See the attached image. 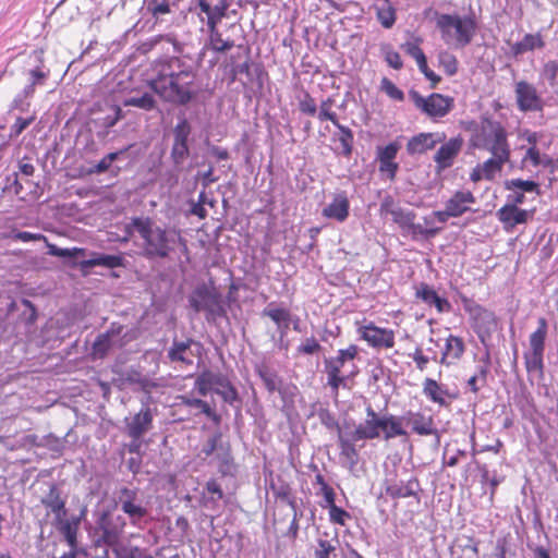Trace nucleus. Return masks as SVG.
Wrapping results in <instances>:
<instances>
[{
  "label": "nucleus",
  "mask_w": 558,
  "mask_h": 558,
  "mask_svg": "<svg viewBox=\"0 0 558 558\" xmlns=\"http://www.w3.org/2000/svg\"><path fill=\"white\" fill-rule=\"evenodd\" d=\"M155 75L148 80L149 88L169 104L186 106L199 92L197 74L190 64L178 57L159 61L154 66Z\"/></svg>",
  "instance_id": "f257e3e1"
},
{
  "label": "nucleus",
  "mask_w": 558,
  "mask_h": 558,
  "mask_svg": "<svg viewBox=\"0 0 558 558\" xmlns=\"http://www.w3.org/2000/svg\"><path fill=\"white\" fill-rule=\"evenodd\" d=\"M134 232H137L142 242V255L147 259H166L175 251L177 246L187 250L186 240L181 231L174 228H162L149 217H134L125 226V236L122 241L128 242Z\"/></svg>",
  "instance_id": "f03ea898"
},
{
  "label": "nucleus",
  "mask_w": 558,
  "mask_h": 558,
  "mask_svg": "<svg viewBox=\"0 0 558 558\" xmlns=\"http://www.w3.org/2000/svg\"><path fill=\"white\" fill-rule=\"evenodd\" d=\"M470 144L473 148L490 154L486 160L487 167L502 170L510 161L511 148L506 128L496 120L485 119L476 126L471 135Z\"/></svg>",
  "instance_id": "7ed1b4c3"
},
{
  "label": "nucleus",
  "mask_w": 558,
  "mask_h": 558,
  "mask_svg": "<svg viewBox=\"0 0 558 558\" xmlns=\"http://www.w3.org/2000/svg\"><path fill=\"white\" fill-rule=\"evenodd\" d=\"M366 418L354 429L355 438L373 440L383 437L388 441L396 437H408L402 418L393 414L379 415L371 405L366 408Z\"/></svg>",
  "instance_id": "20e7f679"
},
{
  "label": "nucleus",
  "mask_w": 558,
  "mask_h": 558,
  "mask_svg": "<svg viewBox=\"0 0 558 558\" xmlns=\"http://www.w3.org/2000/svg\"><path fill=\"white\" fill-rule=\"evenodd\" d=\"M436 27L447 45L464 48L473 40L477 23L474 15L441 13L436 16Z\"/></svg>",
  "instance_id": "39448f33"
},
{
  "label": "nucleus",
  "mask_w": 558,
  "mask_h": 558,
  "mask_svg": "<svg viewBox=\"0 0 558 558\" xmlns=\"http://www.w3.org/2000/svg\"><path fill=\"white\" fill-rule=\"evenodd\" d=\"M547 335V320L544 317H539L537 328L529 336V349L523 352V361L527 374L535 375L537 379L544 378V354Z\"/></svg>",
  "instance_id": "423d86ee"
},
{
  "label": "nucleus",
  "mask_w": 558,
  "mask_h": 558,
  "mask_svg": "<svg viewBox=\"0 0 558 558\" xmlns=\"http://www.w3.org/2000/svg\"><path fill=\"white\" fill-rule=\"evenodd\" d=\"M409 95L415 108L433 121L446 117L454 108V98L448 95L432 93L425 97L416 90H410Z\"/></svg>",
  "instance_id": "0eeeda50"
},
{
  "label": "nucleus",
  "mask_w": 558,
  "mask_h": 558,
  "mask_svg": "<svg viewBox=\"0 0 558 558\" xmlns=\"http://www.w3.org/2000/svg\"><path fill=\"white\" fill-rule=\"evenodd\" d=\"M359 339L376 351L390 350L396 345V331L379 327L374 322L362 319L355 322Z\"/></svg>",
  "instance_id": "6e6552de"
},
{
  "label": "nucleus",
  "mask_w": 558,
  "mask_h": 558,
  "mask_svg": "<svg viewBox=\"0 0 558 558\" xmlns=\"http://www.w3.org/2000/svg\"><path fill=\"white\" fill-rule=\"evenodd\" d=\"M359 347L351 343L345 349H339L336 356L325 360L327 384L336 396L338 395L339 388L343 386L345 381V376H343L341 372L342 367L347 362L354 361L359 356Z\"/></svg>",
  "instance_id": "1a4fd4ad"
},
{
  "label": "nucleus",
  "mask_w": 558,
  "mask_h": 558,
  "mask_svg": "<svg viewBox=\"0 0 558 558\" xmlns=\"http://www.w3.org/2000/svg\"><path fill=\"white\" fill-rule=\"evenodd\" d=\"M468 312L472 329L477 335L480 341L486 344L497 327L495 314L481 305H474L468 308Z\"/></svg>",
  "instance_id": "9d476101"
},
{
  "label": "nucleus",
  "mask_w": 558,
  "mask_h": 558,
  "mask_svg": "<svg viewBox=\"0 0 558 558\" xmlns=\"http://www.w3.org/2000/svg\"><path fill=\"white\" fill-rule=\"evenodd\" d=\"M463 137L457 135L444 142L436 150L433 159L436 165V172H442L454 165L456 159L463 148Z\"/></svg>",
  "instance_id": "9b49d317"
},
{
  "label": "nucleus",
  "mask_w": 558,
  "mask_h": 558,
  "mask_svg": "<svg viewBox=\"0 0 558 558\" xmlns=\"http://www.w3.org/2000/svg\"><path fill=\"white\" fill-rule=\"evenodd\" d=\"M515 101L519 110L542 111L544 107L543 99L536 87L527 81L521 80L514 86Z\"/></svg>",
  "instance_id": "f8f14e48"
},
{
  "label": "nucleus",
  "mask_w": 558,
  "mask_h": 558,
  "mask_svg": "<svg viewBox=\"0 0 558 558\" xmlns=\"http://www.w3.org/2000/svg\"><path fill=\"white\" fill-rule=\"evenodd\" d=\"M118 502L120 504L121 510L130 518L131 523L134 525L148 513L147 508L138 500L137 489L121 487Z\"/></svg>",
  "instance_id": "ddd939ff"
},
{
  "label": "nucleus",
  "mask_w": 558,
  "mask_h": 558,
  "mask_svg": "<svg viewBox=\"0 0 558 558\" xmlns=\"http://www.w3.org/2000/svg\"><path fill=\"white\" fill-rule=\"evenodd\" d=\"M401 145L395 141L386 146L376 148V160L378 161V171L390 181L396 179L399 170V163L396 161Z\"/></svg>",
  "instance_id": "4468645a"
},
{
  "label": "nucleus",
  "mask_w": 558,
  "mask_h": 558,
  "mask_svg": "<svg viewBox=\"0 0 558 558\" xmlns=\"http://www.w3.org/2000/svg\"><path fill=\"white\" fill-rule=\"evenodd\" d=\"M97 523L102 531L104 541L109 545L119 541L126 525L124 518L121 514H117L113 510L104 511Z\"/></svg>",
  "instance_id": "2eb2a0df"
},
{
  "label": "nucleus",
  "mask_w": 558,
  "mask_h": 558,
  "mask_svg": "<svg viewBox=\"0 0 558 558\" xmlns=\"http://www.w3.org/2000/svg\"><path fill=\"white\" fill-rule=\"evenodd\" d=\"M496 216L501 222L506 232H511L518 225L527 223L533 217V210H526L515 205L505 204L497 211Z\"/></svg>",
  "instance_id": "dca6fc26"
},
{
  "label": "nucleus",
  "mask_w": 558,
  "mask_h": 558,
  "mask_svg": "<svg viewBox=\"0 0 558 558\" xmlns=\"http://www.w3.org/2000/svg\"><path fill=\"white\" fill-rule=\"evenodd\" d=\"M196 8L199 10V14L205 15L206 25L208 27L218 26L221 21L227 16L229 9V0H218L213 5L210 0H193Z\"/></svg>",
  "instance_id": "f3484780"
},
{
  "label": "nucleus",
  "mask_w": 558,
  "mask_h": 558,
  "mask_svg": "<svg viewBox=\"0 0 558 558\" xmlns=\"http://www.w3.org/2000/svg\"><path fill=\"white\" fill-rule=\"evenodd\" d=\"M423 395L433 403L447 408L451 401L458 398L457 393L450 392L449 389L440 385L437 380L426 377L423 380Z\"/></svg>",
  "instance_id": "a211bd4d"
},
{
  "label": "nucleus",
  "mask_w": 558,
  "mask_h": 558,
  "mask_svg": "<svg viewBox=\"0 0 558 558\" xmlns=\"http://www.w3.org/2000/svg\"><path fill=\"white\" fill-rule=\"evenodd\" d=\"M384 487L387 496L392 499H401L416 496L420 489V482L415 476H411L407 481L386 478Z\"/></svg>",
  "instance_id": "6ab92c4d"
},
{
  "label": "nucleus",
  "mask_w": 558,
  "mask_h": 558,
  "mask_svg": "<svg viewBox=\"0 0 558 558\" xmlns=\"http://www.w3.org/2000/svg\"><path fill=\"white\" fill-rule=\"evenodd\" d=\"M379 213L380 216L390 215L392 221L403 230H405L408 226H411L412 221L416 218L414 211L398 206L391 196H386L383 199Z\"/></svg>",
  "instance_id": "aec40b11"
},
{
  "label": "nucleus",
  "mask_w": 558,
  "mask_h": 558,
  "mask_svg": "<svg viewBox=\"0 0 558 558\" xmlns=\"http://www.w3.org/2000/svg\"><path fill=\"white\" fill-rule=\"evenodd\" d=\"M415 298L427 306H434L438 314L449 313L452 310L451 303L440 296L428 283L421 282L415 287Z\"/></svg>",
  "instance_id": "412c9836"
},
{
  "label": "nucleus",
  "mask_w": 558,
  "mask_h": 558,
  "mask_svg": "<svg viewBox=\"0 0 558 558\" xmlns=\"http://www.w3.org/2000/svg\"><path fill=\"white\" fill-rule=\"evenodd\" d=\"M465 353V343L463 339L456 335H449L445 339L438 363L447 367L456 365Z\"/></svg>",
  "instance_id": "4be33fe9"
},
{
  "label": "nucleus",
  "mask_w": 558,
  "mask_h": 558,
  "mask_svg": "<svg viewBox=\"0 0 558 558\" xmlns=\"http://www.w3.org/2000/svg\"><path fill=\"white\" fill-rule=\"evenodd\" d=\"M323 217L344 222L350 215V201L345 191L333 194L331 202L322 210Z\"/></svg>",
  "instance_id": "5701e85b"
},
{
  "label": "nucleus",
  "mask_w": 558,
  "mask_h": 558,
  "mask_svg": "<svg viewBox=\"0 0 558 558\" xmlns=\"http://www.w3.org/2000/svg\"><path fill=\"white\" fill-rule=\"evenodd\" d=\"M446 134H435L432 132H422L412 136L407 143V151L410 155H421L435 148L437 143H442Z\"/></svg>",
  "instance_id": "b1692460"
},
{
  "label": "nucleus",
  "mask_w": 558,
  "mask_h": 558,
  "mask_svg": "<svg viewBox=\"0 0 558 558\" xmlns=\"http://www.w3.org/2000/svg\"><path fill=\"white\" fill-rule=\"evenodd\" d=\"M153 427V413L149 407H144L126 422V433L131 439H142L143 435Z\"/></svg>",
  "instance_id": "393cba45"
},
{
  "label": "nucleus",
  "mask_w": 558,
  "mask_h": 558,
  "mask_svg": "<svg viewBox=\"0 0 558 558\" xmlns=\"http://www.w3.org/2000/svg\"><path fill=\"white\" fill-rule=\"evenodd\" d=\"M476 203V197L470 190L456 191L446 202L454 218L472 211V206Z\"/></svg>",
  "instance_id": "a878e982"
},
{
  "label": "nucleus",
  "mask_w": 558,
  "mask_h": 558,
  "mask_svg": "<svg viewBox=\"0 0 558 558\" xmlns=\"http://www.w3.org/2000/svg\"><path fill=\"white\" fill-rule=\"evenodd\" d=\"M360 440L364 439L355 438L354 430L350 435H347L339 429L338 444L340 448V457L349 463L350 469H353L359 463L360 454L355 447V442Z\"/></svg>",
  "instance_id": "bb28decb"
},
{
  "label": "nucleus",
  "mask_w": 558,
  "mask_h": 558,
  "mask_svg": "<svg viewBox=\"0 0 558 558\" xmlns=\"http://www.w3.org/2000/svg\"><path fill=\"white\" fill-rule=\"evenodd\" d=\"M544 47L545 40L541 33H527L523 36L522 40L512 44L510 50L514 57H518L535 49H543Z\"/></svg>",
  "instance_id": "cd10ccee"
},
{
  "label": "nucleus",
  "mask_w": 558,
  "mask_h": 558,
  "mask_svg": "<svg viewBox=\"0 0 558 558\" xmlns=\"http://www.w3.org/2000/svg\"><path fill=\"white\" fill-rule=\"evenodd\" d=\"M408 421L411 424L412 432L420 436H430L437 432L433 416H426L422 412H409Z\"/></svg>",
  "instance_id": "c85d7f7f"
},
{
  "label": "nucleus",
  "mask_w": 558,
  "mask_h": 558,
  "mask_svg": "<svg viewBox=\"0 0 558 558\" xmlns=\"http://www.w3.org/2000/svg\"><path fill=\"white\" fill-rule=\"evenodd\" d=\"M480 542L473 536H463L452 547L453 558H480Z\"/></svg>",
  "instance_id": "c756f323"
},
{
  "label": "nucleus",
  "mask_w": 558,
  "mask_h": 558,
  "mask_svg": "<svg viewBox=\"0 0 558 558\" xmlns=\"http://www.w3.org/2000/svg\"><path fill=\"white\" fill-rule=\"evenodd\" d=\"M216 299L215 289L203 283L197 286L189 298L191 307L196 312L204 310L207 304Z\"/></svg>",
  "instance_id": "7c9ffc66"
},
{
  "label": "nucleus",
  "mask_w": 558,
  "mask_h": 558,
  "mask_svg": "<svg viewBox=\"0 0 558 558\" xmlns=\"http://www.w3.org/2000/svg\"><path fill=\"white\" fill-rule=\"evenodd\" d=\"M41 504L50 509L57 519H63L66 515L65 501L56 485H51L48 495L41 499Z\"/></svg>",
  "instance_id": "2f4dec72"
},
{
  "label": "nucleus",
  "mask_w": 558,
  "mask_h": 558,
  "mask_svg": "<svg viewBox=\"0 0 558 558\" xmlns=\"http://www.w3.org/2000/svg\"><path fill=\"white\" fill-rule=\"evenodd\" d=\"M374 9L380 25L384 28H391L396 23L397 13L390 0H375Z\"/></svg>",
  "instance_id": "473e14b6"
},
{
  "label": "nucleus",
  "mask_w": 558,
  "mask_h": 558,
  "mask_svg": "<svg viewBox=\"0 0 558 558\" xmlns=\"http://www.w3.org/2000/svg\"><path fill=\"white\" fill-rule=\"evenodd\" d=\"M193 343L192 339L185 341H173L168 351V357L171 362H181L185 365H192V360L187 356V352Z\"/></svg>",
  "instance_id": "72a5a7b5"
},
{
  "label": "nucleus",
  "mask_w": 558,
  "mask_h": 558,
  "mask_svg": "<svg viewBox=\"0 0 558 558\" xmlns=\"http://www.w3.org/2000/svg\"><path fill=\"white\" fill-rule=\"evenodd\" d=\"M82 265L87 268H93L96 266H104L107 268H119L124 266V259L121 255L99 254L94 258L84 260Z\"/></svg>",
  "instance_id": "f704fd0d"
},
{
  "label": "nucleus",
  "mask_w": 558,
  "mask_h": 558,
  "mask_svg": "<svg viewBox=\"0 0 558 558\" xmlns=\"http://www.w3.org/2000/svg\"><path fill=\"white\" fill-rule=\"evenodd\" d=\"M338 129L337 140L340 143L341 150L340 154L344 157H350L353 151V143L354 135L350 128L338 122V125H335Z\"/></svg>",
  "instance_id": "c9c22d12"
},
{
  "label": "nucleus",
  "mask_w": 558,
  "mask_h": 558,
  "mask_svg": "<svg viewBox=\"0 0 558 558\" xmlns=\"http://www.w3.org/2000/svg\"><path fill=\"white\" fill-rule=\"evenodd\" d=\"M322 508L328 509L329 521L340 526L347 525L348 521L352 519L350 512L336 505V500L328 504H319Z\"/></svg>",
  "instance_id": "e433bc0d"
},
{
  "label": "nucleus",
  "mask_w": 558,
  "mask_h": 558,
  "mask_svg": "<svg viewBox=\"0 0 558 558\" xmlns=\"http://www.w3.org/2000/svg\"><path fill=\"white\" fill-rule=\"evenodd\" d=\"M121 327L117 331L111 328L107 332L100 333L97 336L94 344H93V354L96 357L102 359L107 355L109 349L111 348V336L113 333H119Z\"/></svg>",
  "instance_id": "4c0bfd02"
},
{
  "label": "nucleus",
  "mask_w": 558,
  "mask_h": 558,
  "mask_svg": "<svg viewBox=\"0 0 558 558\" xmlns=\"http://www.w3.org/2000/svg\"><path fill=\"white\" fill-rule=\"evenodd\" d=\"M209 32V46L216 52H226L230 50L234 43L230 39H223L218 26L208 27Z\"/></svg>",
  "instance_id": "58836bf2"
},
{
  "label": "nucleus",
  "mask_w": 558,
  "mask_h": 558,
  "mask_svg": "<svg viewBox=\"0 0 558 558\" xmlns=\"http://www.w3.org/2000/svg\"><path fill=\"white\" fill-rule=\"evenodd\" d=\"M263 315L269 317L278 328L287 329L289 327L291 314L287 308L268 306L263 311Z\"/></svg>",
  "instance_id": "ea45409f"
},
{
  "label": "nucleus",
  "mask_w": 558,
  "mask_h": 558,
  "mask_svg": "<svg viewBox=\"0 0 558 558\" xmlns=\"http://www.w3.org/2000/svg\"><path fill=\"white\" fill-rule=\"evenodd\" d=\"M182 404L189 408H198L202 413H204L207 417L218 423L220 421V416L216 413V411L204 400L196 398H187L181 397Z\"/></svg>",
  "instance_id": "a19ab883"
},
{
  "label": "nucleus",
  "mask_w": 558,
  "mask_h": 558,
  "mask_svg": "<svg viewBox=\"0 0 558 558\" xmlns=\"http://www.w3.org/2000/svg\"><path fill=\"white\" fill-rule=\"evenodd\" d=\"M180 1L181 0H148L147 10L154 17H158L169 14L171 12V5H178Z\"/></svg>",
  "instance_id": "79ce46f5"
},
{
  "label": "nucleus",
  "mask_w": 558,
  "mask_h": 558,
  "mask_svg": "<svg viewBox=\"0 0 558 558\" xmlns=\"http://www.w3.org/2000/svg\"><path fill=\"white\" fill-rule=\"evenodd\" d=\"M313 485L318 486V490L316 492L317 496H322L324 501L322 504H328L332 500H336V492L325 480L324 475L320 472H317L315 475V480Z\"/></svg>",
  "instance_id": "37998d69"
},
{
  "label": "nucleus",
  "mask_w": 558,
  "mask_h": 558,
  "mask_svg": "<svg viewBox=\"0 0 558 558\" xmlns=\"http://www.w3.org/2000/svg\"><path fill=\"white\" fill-rule=\"evenodd\" d=\"M501 171L502 170L498 169L497 167H487V161L485 160L482 165L472 170L470 179L473 182H478L481 180L493 181Z\"/></svg>",
  "instance_id": "c03bdc74"
},
{
  "label": "nucleus",
  "mask_w": 558,
  "mask_h": 558,
  "mask_svg": "<svg viewBox=\"0 0 558 558\" xmlns=\"http://www.w3.org/2000/svg\"><path fill=\"white\" fill-rule=\"evenodd\" d=\"M156 104V99L149 93H145L140 97H130L123 101L124 107H136L145 111L153 110Z\"/></svg>",
  "instance_id": "a18cd8bd"
},
{
  "label": "nucleus",
  "mask_w": 558,
  "mask_h": 558,
  "mask_svg": "<svg viewBox=\"0 0 558 558\" xmlns=\"http://www.w3.org/2000/svg\"><path fill=\"white\" fill-rule=\"evenodd\" d=\"M37 119L36 112L33 111L26 117H16L14 123L10 128L9 137L17 138L32 123Z\"/></svg>",
  "instance_id": "49530a36"
},
{
  "label": "nucleus",
  "mask_w": 558,
  "mask_h": 558,
  "mask_svg": "<svg viewBox=\"0 0 558 558\" xmlns=\"http://www.w3.org/2000/svg\"><path fill=\"white\" fill-rule=\"evenodd\" d=\"M205 490L208 495H210V497H208L204 500L205 507L213 508L214 505H216V502L218 500L222 499L225 496L221 485L215 478H210L209 481H207V483L205 485Z\"/></svg>",
  "instance_id": "de8ad7c7"
},
{
  "label": "nucleus",
  "mask_w": 558,
  "mask_h": 558,
  "mask_svg": "<svg viewBox=\"0 0 558 558\" xmlns=\"http://www.w3.org/2000/svg\"><path fill=\"white\" fill-rule=\"evenodd\" d=\"M405 230L411 233L413 239H430L441 231V227H423L412 221V225L408 226Z\"/></svg>",
  "instance_id": "09e8293b"
},
{
  "label": "nucleus",
  "mask_w": 558,
  "mask_h": 558,
  "mask_svg": "<svg viewBox=\"0 0 558 558\" xmlns=\"http://www.w3.org/2000/svg\"><path fill=\"white\" fill-rule=\"evenodd\" d=\"M439 65L444 69V72L448 76H453L457 74L459 69V63L454 54L449 51H440L438 54Z\"/></svg>",
  "instance_id": "8fccbe9b"
},
{
  "label": "nucleus",
  "mask_w": 558,
  "mask_h": 558,
  "mask_svg": "<svg viewBox=\"0 0 558 558\" xmlns=\"http://www.w3.org/2000/svg\"><path fill=\"white\" fill-rule=\"evenodd\" d=\"M1 239H11L13 241L32 242V241H44L47 242V236L41 233H32L28 231L13 230L11 233H2Z\"/></svg>",
  "instance_id": "3c124183"
},
{
  "label": "nucleus",
  "mask_w": 558,
  "mask_h": 558,
  "mask_svg": "<svg viewBox=\"0 0 558 558\" xmlns=\"http://www.w3.org/2000/svg\"><path fill=\"white\" fill-rule=\"evenodd\" d=\"M256 373L263 380L266 389L269 392H274L278 388V376L275 372L268 369L265 365H259L256 367Z\"/></svg>",
  "instance_id": "603ef678"
},
{
  "label": "nucleus",
  "mask_w": 558,
  "mask_h": 558,
  "mask_svg": "<svg viewBox=\"0 0 558 558\" xmlns=\"http://www.w3.org/2000/svg\"><path fill=\"white\" fill-rule=\"evenodd\" d=\"M333 99L328 97L323 100L319 106V112L317 118L319 121H330L333 125H338V117L337 113L332 110Z\"/></svg>",
  "instance_id": "864d4df0"
},
{
  "label": "nucleus",
  "mask_w": 558,
  "mask_h": 558,
  "mask_svg": "<svg viewBox=\"0 0 558 558\" xmlns=\"http://www.w3.org/2000/svg\"><path fill=\"white\" fill-rule=\"evenodd\" d=\"M195 388L201 396H207V393L214 389L213 372L208 369L202 372L195 380Z\"/></svg>",
  "instance_id": "5fc2aeb1"
},
{
  "label": "nucleus",
  "mask_w": 558,
  "mask_h": 558,
  "mask_svg": "<svg viewBox=\"0 0 558 558\" xmlns=\"http://www.w3.org/2000/svg\"><path fill=\"white\" fill-rule=\"evenodd\" d=\"M507 190H521V192L538 191V184L532 180L512 179L506 182Z\"/></svg>",
  "instance_id": "6e6d98bb"
},
{
  "label": "nucleus",
  "mask_w": 558,
  "mask_h": 558,
  "mask_svg": "<svg viewBox=\"0 0 558 558\" xmlns=\"http://www.w3.org/2000/svg\"><path fill=\"white\" fill-rule=\"evenodd\" d=\"M191 125L186 119L180 120L173 129V143H187Z\"/></svg>",
  "instance_id": "4d7b16f0"
},
{
  "label": "nucleus",
  "mask_w": 558,
  "mask_h": 558,
  "mask_svg": "<svg viewBox=\"0 0 558 558\" xmlns=\"http://www.w3.org/2000/svg\"><path fill=\"white\" fill-rule=\"evenodd\" d=\"M45 243L48 247V254L51 256L72 258V257H76L80 254H84V248H78V247L61 248L54 244L49 243L48 241Z\"/></svg>",
  "instance_id": "13d9d810"
},
{
  "label": "nucleus",
  "mask_w": 558,
  "mask_h": 558,
  "mask_svg": "<svg viewBox=\"0 0 558 558\" xmlns=\"http://www.w3.org/2000/svg\"><path fill=\"white\" fill-rule=\"evenodd\" d=\"M522 161L523 162L530 161L533 167H538L541 165L547 167L551 163L550 158H548V157L542 158L539 149L537 147H529Z\"/></svg>",
  "instance_id": "bf43d9fd"
},
{
  "label": "nucleus",
  "mask_w": 558,
  "mask_h": 558,
  "mask_svg": "<svg viewBox=\"0 0 558 558\" xmlns=\"http://www.w3.org/2000/svg\"><path fill=\"white\" fill-rule=\"evenodd\" d=\"M542 76L547 80L551 87L556 86L558 76V61L548 60L545 62L542 68Z\"/></svg>",
  "instance_id": "052dcab7"
},
{
  "label": "nucleus",
  "mask_w": 558,
  "mask_h": 558,
  "mask_svg": "<svg viewBox=\"0 0 558 558\" xmlns=\"http://www.w3.org/2000/svg\"><path fill=\"white\" fill-rule=\"evenodd\" d=\"M336 546L332 541L329 539H317V547L314 550V558H331L335 555Z\"/></svg>",
  "instance_id": "680f3d73"
},
{
  "label": "nucleus",
  "mask_w": 558,
  "mask_h": 558,
  "mask_svg": "<svg viewBox=\"0 0 558 558\" xmlns=\"http://www.w3.org/2000/svg\"><path fill=\"white\" fill-rule=\"evenodd\" d=\"M116 558H153L145 550L133 546H121L116 550Z\"/></svg>",
  "instance_id": "e2e57ef3"
},
{
  "label": "nucleus",
  "mask_w": 558,
  "mask_h": 558,
  "mask_svg": "<svg viewBox=\"0 0 558 558\" xmlns=\"http://www.w3.org/2000/svg\"><path fill=\"white\" fill-rule=\"evenodd\" d=\"M129 148L121 149L119 151L109 153L106 155L94 168L93 172L104 173L106 172L111 163L119 158L120 155L124 154Z\"/></svg>",
  "instance_id": "0e129e2a"
},
{
  "label": "nucleus",
  "mask_w": 558,
  "mask_h": 558,
  "mask_svg": "<svg viewBox=\"0 0 558 558\" xmlns=\"http://www.w3.org/2000/svg\"><path fill=\"white\" fill-rule=\"evenodd\" d=\"M299 109L302 113L314 117L317 113L315 99L308 93H304L303 98L299 100Z\"/></svg>",
  "instance_id": "69168bd1"
},
{
  "label": "nucleus",
  "mask_w": 558,
  "mask_h": 558,
  "mask_svg": "<svg viewBox=\"0 0 558 558\" xmlns=\"http://www.w3.org/2000/svg\"><path fill=\"white\" fill-rule=\"evenodd\" d=\"M381 88L393 100L402 101L404 99L403 92L387 77L381 80Z\"/></svg>",
  "instance_id": "338daca9"
},
{
  "label": "nucleus",
  "mask_w": 558,
  "mask_h": 558,
  "mask_svg": "<svg viewBox=\"0 0 558 558\" xmlns=\"http://www.w3.org/2000/svg\"><path fill=\"white\" fill-rule=\"evenodd\" d=\"M320 349L322 345L314 337H310L306 338L304 342L298 347L296 351L300 354L312 355L319 352Z\"/></svg>",
  "instance_id": "774afa93"
}]
</instances>
